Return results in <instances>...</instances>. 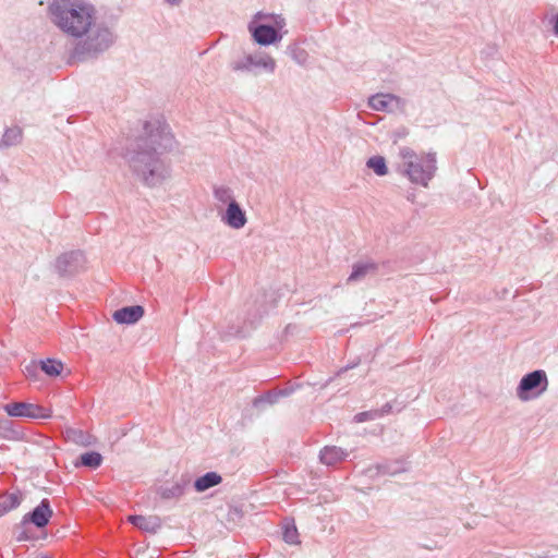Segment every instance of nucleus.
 Segmentation results:
<instances>
[{
  "instance_id": "2",
  "label": "nucleus",
  "mask_w": 558,
  "mask_h": 558,
  "mask_svg": "<svg viewBox=\"0 0 558 558\" xmlns=\"http://www.w3.org/2000/svg\"><path fill=\"white\" fill-rule=\"evenodd\" d=\"M169 126L160 121L147 122L145 134L125 154L130 169L145 185L154 187L170 178V163L165 153L173 146Z\"/></svg>"
},
{
  "instance_id": "16",
  "label": "nucleus",
  "mask_w": 558,
  "mask_h": 558,
  "mask_svg": "<svg viewBox=\"0 0 558 558\" xmlns=\"http://www.w3.org/2000/svg\"><path fill=\"white\" fill-rule=\"evenodd\" d=\"M222 482V477L217 472H207L206 474L199 476L194 482V489L197 493H204L209 488H213L219 485Z\"/></svg>"
},
{
  "instance_id": "25",
  "label": "nucleus",
  "mask_w": 558,
  "mask_h": 558,
  "mask_svg": "<svg viewBox=\"0 0 558 558\" xmlns=\"http://www.w3.org/2000/svg\"><path fill=\"white\" fill-rule=\"evenodd\" d=\"M291 391L284 389V390H278V391H271L267 395L255 399L254 404L257 405L260 402H266L269 404L276 403L280 397L289 396Z\"/></svg>"
},
{
  "instance_id": "33",
  "label": "nucleus",
  "mask_w": 558,
  "mask_h": 558,
  "mask_svg": "<svg viewBox=\"0 0 558 558\" xmlns=\"http://www.w3.org/2000/svg\"><path fill=\"white\" fill-rule=\"evenodd\" d=\"M357 365V362L356 363H352V364H349L347 365L344 368L340 369L339 374L342 373V372H345L348 369H351L353 367H355Z\"/></svg>"
},
{
  "instance_id": "6",
  "label": "nucleus",
  "mask_w": 558,
  "mask_h": 558,
  "mask_svg": "<svg viewBox=\"0 0 558 558\" xmlns=\"http://www.w3.org/2000/svg\"><path fill=\"white\" fill-rule=\"evenodd\" d=\"M86 258L81 251L61 254L56 260V269L62 277H72L85 267Z\"/></svg>"
},
{
  "instance_id": "9",
  "label": "nucleus",
  "mask_w": 558,
  "mask_h": 558,
  "mask_svg": "<svg viewBox=\"0 0 558 558\" xmlns=\"http://www.w3.org/2000/svg\"><path fill=\"white\" fill-rule=\"evenodd\" d=\"M248 28L254 40L259 45L267 46L281 39V35H279L278 31L271 25L257 24L250 25Z\"/></svg>"
},
{
  "instance_id": "31",
  "label": "nucleus",
  "mask_w": 558,
  "mask_h": 558,
  "mask_svg": "<svg viewBox=\"0 0 558 558\" xmlns=\"http://www.w3.org/2000/svg\"><path fill=\"white\" fill-rule=\"evenodd\" d=\"M167 3L173 7H178L182 3L183 0H165Z\"/></svg>"
},
{
  "instance_id": "15",
  "label": "nucleus",
  "mask_w": 558,
  "mask_h": 558,
  "mask_svg": "<svg viewBox=\"0 0 558 558\" xmlns=\"http://www.w3.org/2000/svg\"><path fill=\"white\" fill-rule=\"evenodd\" d=\"M129 521L142 531L156 533L160 529L158 517L130 515Z\"/></svg>"
},
{
  "instance_id": "20",
  "label": "nucleus",
  "mask_w": 558,
  "mask_h": 558,
  "mask_svg": "<svg viewBox=\"0 0 558 558\" xmlns=\"http://www.w3.org/2000/svg\"><path fill=\"white\" fill-rule=\"evenodd\" d=\"M102 462V456L96 451H89L81 454L80 462L75 463L76 466L83 465L89 469H97Z\"/></svg>"
},
{
  "instance_id": "22",
  "label": "nucleus",
  "mask_w": 558,
  "mask_h": 558,
  "mask_svg": "<svg viewBox=\"0 0 558 558\" xmlns=\"http://www.w3.org/2000/svg\"><path fill=\"white\" fill-rule=\"evenodd\" d=\"M63 369V364L60 361L48 359L40 361V371L51 377L59 376Z\"/></svg>"
},
{
  "instance_id": "1",
  "label": "nucleus",
  "mask_w": 558,
  "mask_h": 558,
  "mask_svg": "<svg viewBox=\"0 0 558 558\" xmlns=\"http://www.w3.org/2000/svg\"><path fill=\"white\" fill-rule=\"evenodd\" d=\"M47 13L61 33L76 40L71 52L76 61L97 59L116 43L113 28L99 21L90 0H48Z\"/></svg>"
},
{
  "instance_id": "21",
  "label": "nucleus",
  "mask_w": 558,
  "mask_h": 558,
  "mask_svg": "<svg viewBox=\"0 0 558 558\" xmlns=\"http://www.w3.org/2000/svg\"><path fill=\"white\" fill-rule=\"evenodd\" d=\"M21 499L16 494H8L0 497V518L9 511L17 508Z\"/></svg>"
},
{
  "instance_id": "11",
  "label": "nucleus",
  "mask_w": 558,
  "mask_h": 558,
  "mask_svg": "<svg viewBox=\"0 0 558 558\" xmlns=\"http://www.w3.org/2000/svg\"><path fill=\"white\" fill-rule=\"evenodd\" d=\"M190 485V477L187 475H182L179 480L165 483L160 485L157 489V494L162 499H177L183 496L186 487Z\"/></svg>"
},
{
  "instance_id": "14",
  "label": "nucleus",
  "mask_w": 558,
  "mask_h": 558,
  "mask_svg": "<svg viewBox=\"0 0 558 558\" xmlns=\"http://www.w3.org/2000/svg\"><path fill=\"white\" fill-rule=\"evenodd\" d=\"M349 453L337 446H326L319 452L322 463L326 465H335L343 461Z\"/></svg>"
},
{
  "instance_id": "12",
  "label": "nucleus",
  "mask_w": 558,
  "mask_h": 558,
  "mask_svg": "<svg viewBox=\"0 0 558 558\" xmlns=\"http://www.w3.org/2000/svg\"><path fill=\"white\" fill-rule=\"evenodd\" d=\"M51 515L52 510L49 500L43 499L32 512L24 517L23 522L29 521L37 527H44L48 524Z\"/></svg>"
},
{
  "instance_id": "24",
  "label": "nucleus",
  "mask_w": 558,
  "mask_h": 558,
  "mask_svg": "<svg viewBox=\"0 0 558 558\" xmlns=\"http://www.w3.org/2000/svg\"><path fill=\"white\" fill-rule=\"evenodd\" d=\"M366 166L379 177H383L388 172L386 160L381 156L371 157L367 160Z\"/></svg>"
},
{
  "instance_id": "29",
  "label": "nucleus",
  "mask_w": 558,
  "mask_h": 558,
  "mask_svg": "<svg viewBox=\"0 0 558 558\" xmlns=\"http://www.w3.org/2000/svg\"><path fill=\"white\" fill-rule=\"evenodd\" d=\"M39 366L36 362H31L24 367V374L28 378H36L39 374Z\"/></svg>"
},
{
  "instance_id": "17",
  "label": "nucleus",
  "mask_w": 558,
  "mask_h": 558,
  "mask_svg": "<svg viewBox=\"0 0 558 558\" xmlns=\"http://www.w3.org/2000/svg\"><path fill=\"white\" fill-rule=\"evenodd\" d=\"M376 264L371 262H361L353 265L352 272L348 278V282H359L363 280L368 274H374Z\"/></svg>"
},
{
  "instance_id": "30",
  "label": "nucleus",
  "mask_w": 558,
  "mask_h": 558,
  "mask_svg": "<svg viewBox=\"0 0 558 558\" xmlns=\"http://www.w3.org/2000/svg\"><path fill=\"white\" fill-rule=\"evenodd\" d=\"M376 411L380 413V417H381L386 414H389L392 411V404L390 402H387L386 404H384L380 409H378Z\"/></svg>"
},
{
  "instance_id": "34",
  "label": "nucleus",
  "mask_w": 558,
  "mask_h": 558,
  "mask_svg": "<svg viewBox=\"0 0 558 558\" xmlns=\"http://www.w3.org/2000/svg\"><path fill=\"white\" fill-rule=\"evenodd\" d=\"M73 434H78V435H80V437H82V436H83L82 432H75V430H74V432H73Z\"/></svg>"
},
{
  "instance_id": "23",
  "label": "nucleus",
  "mask_w": 558,
  "mask_h": 558,
  "mask_svg": "<svg viewBox=\"0 0 558 558\" xmlns=\"http://www.w3.org/2000/svg\"><path fill=\"white\" fill-rule=\"evenodd\" d=\"M289 54L299 65L305 66L308 63L310 56L307 51L299 45L289 46Z\"/></svg>"
},
{
  "instance_id": "18",
  "label": "nucleus",
  "mask_w": 558,
  "mask_h": 558,
  "mask_svg": "<svg viewBox=\"0 0 558 558\" xmlns=\"http://www.w3.org/2000/svg\"><path fill=\"white\" fill-rule=\"evenodd\" d=\"M23 131L20 126H11L4 130V133L0 140V148H9L16 146L22 142Z\"/></svg>"
},
{
  "instance_id": "5",
  "label": "nucleus",
  "mask_w": 558,
  "mask_h": 558,
  "mask_svg": "<svg viewBox=\"0 0 558 558\" xmlns=\"http://www.w3.org/2000/svg\"><path fill=\"white\" fill-rule=\"evenodd\" d=\"M231 70L234 72H254L260 69L266 73L272 74L277 68L276 60L266 52L257 51L248 53L244 57L234 60L231 64Z\"/></svg>"
},
{
  "instance_id": "26",
  "label": "nucleus",
  "mask_w": 558,
  "mask_h": 558,
  "mask_svg": "<svg viewBox=\"0 0 558 558\" xmlns=\"http://www.w3.org/2000/svg\"><path fill=\"white\" fill-rule=\"evenodd\" d=\"M283 539L290 545H296L300 543L299 533L295 525H286L283 531Z\"/></svg>"
},
{
  "instance_id": "10",
  "label": "nucleus",
  "mask_w": 558,
  "mask_h": 558,
  "mask_svg": "<svg viewBox=\"0 0 558 558\" xmlns=\"http://www.w3.org/2000/svg\"><path fill=\"white\" fill-rule=\"evenodd\" d=\"M221 221L228 227L239 230L246 225L247 218L240 204L238 202H232L227 207L225 214L221 215Z\"/></svg>"
},
{
  "instance_id": "28",
  "label": "nucleus",
  "mask_w": 558,
  "mask_h": 558,
  "mask_svg": "<svg viewBox=\"0 0 558 558\" xmlns=\"http://www.w3.org/2000/svg\"><path fill=\"white\" fill-rule=\"evenodd\" d=\"M379 417H380V413L379 412H377L376 410H369V411H364V412L357 413L354 416V421L356 423H363V422H366V421H374V420H377Z\"/></svg>"
},
{
  "instance_id": "7",
  "label": "nucleus",
  "mask_w": 558,
  "mask_h": 558,
  "mask_svg": "<svg viewBox=\"0 0 558 558\" xmlns=\"http://www.w3.org/2000/svg\"><path fill=\"white\" fill-rule=\"evenodd\" d=\"M4 411L13 417L26 418H49L51 413L49 410L34 403L13 402L4 405Z\"/></svg>"
},
{
  "instance_id": "32",
  "label": "nucleus",
  "mask_w": 558,
  "mask_h": 558,
  "mask_svg": "<svg viewBox=\"0 0 558 558\" xmlns=\"http://www.w3.org/2000/svg\"><path fill=\"white\" fill-rule=\"evenodd\" d=\"M554 33L558 35V13L554 17Z\"/></svg>"
},
{
  "instance_id": "3",
  "label": "nucleus",
  "mask_w": 558,
  "mask_h": 558,
  "mask_svg": "<svg viewBox=\"0 0 558 558\" xmlns=\"http://www.w3.org/2000/svg\"><path fill=\"white\" fill-rule=\"evenodd\" d=\"M436 162L434 153L417 154L410 147H401L396 161V171L411 183L427 187L437 170Z\"/></svg>"
},
{
  "instance_id": "4",
  "label": "nucleus",
  "mask_w": 558,
  "mask_h": 558,
  "mask_svg": "<svg viewBox=\"0 0 558 558\" xmlns=\"http://www.w3.org/2000/svg\"><path fill=\"white\" fill-rule=\"evenodd\" d=\"M548 388L547 374L543 369H536L524 375L515 390L521 401H530L541 397Z\"/></svg>"
},
{
  "instance_id": "13",
  "label": "nucleus",
  "mask_w": 558,
  "mask_h": 558,
  "mask_svg": "<svg viewBox=\"0 0 558 558\" xmlns=\"http://www.w3.org/2000/svg\"><path fill=\"white\" fill-rule=\"evenodd\" d=\"M144 315V308L141 305L125 306L117 310L112 317L118 324H135Z\"/></svg>"
},
{
  "instance_id": "8",
  "label": "nucleus",
  "mask_w": 558,
  "mask_h": 558,
  "mask_svg": "<svg viewBox=\"0 0 558 558\" xmlns=\"http://www.w3.org/2000/svg\"><path fill=\"white\" fill-rule=\"evenodd\" d=\"M368 106L376 111L395 112L404 107V101L392 94H376L369 97Z\"/></svg>"
},
{
  "instance_id": "27",
  "label": "nucleus",
  "mask_w": 558,
  "mask_h": 558,
  "mask_svg": "<svg viewBox=\"0 0 558 558\" xmlns=\"http://www.w3.org/2000/svg\"><path fill=\"white\" fill-rule=\"evenodd\" d=\"M377 471L380 474H389L395 475L399 472L404 471V468L400 466L398 463H385V464H378Z\"/></svg>"
},
{
  "instance_id": "19",
  "label": "nucleus",
  "mask_w": 558,
  "mask_h": 558,
  "mask_svg": "<svg viewBox=\"0 0 558 558\" xmlns=\"http://www.w3.org/2000/svg\"><path fill=\"white\" fill-rule=\"evenodd\" d=\"M214 197L217 202L229 206L230 203L236 202L233 196V191L227 185H216L213 190Z\"/></svg>"
}]
</instances>
